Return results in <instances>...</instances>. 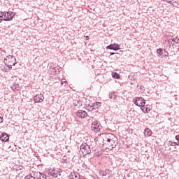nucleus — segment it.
Returning a JSON list of instances; mask_svg holds the SVG:
<instances>
[{
  "mask_svg": "<svg viewBox=\"0 0 179 179\" xmlns=\"http://www.w3.org/2000/svg\"><path fill=\"white\" fill-rule=\"evenodd\" d=\"M3 22V18H0V23H2Z\"/></svg>",
  "mask_w": 179,
  "mask_h": 179,
  "instance_id": "ea45409f",
  "label": "nucleus"
},
{
  "mask_svg": "<svg viewBox=\"0 0 179 179\" xmlns=\"http://www.w3.org/2000/svg\"><path fill=\"white\" fill-rule=\"evenodd\" d=\"M113 99L114 100H115V99H117V95H115V94H113Z\"/></svg>",
  "mask_w": 179,
  "mask_h": 179,
  "instance_id": "4c0bfd02",
  "label": "nucleus"
},
{
  "mask_svg": "<svg viewBox=\"0 0 179 179\" xmlns=\"http://www.w3.org/2000/svg\"><path fill=\"white\" fill-rule=\"evenodd\" d=\"M92 108H94V110H96V108H99V107H100L101 106V103L100 102H96V103H92Z\"/></svg>",
  "mask_w": 179,
  "mask_h": 179,
  "instance_id": "a211bd4d",
  "label": "nucleus"
},
{
  "mask_svg": "<svg viewBox=\"0 0 179 179\" xmlns=\"http://www.w3.org/2000/svg\"><path fill=\"white\" fill-rule=\"evenodd\" d=\"M168 43L169 45L174 47L175 44H178V47L179 46V39L177 38H171L168 40Z\"/></svg>",
  "mask_w": 179,
  "mask_h": 179,
  "instance_id": "0eeeda50",
  "label": "nucleus"
},
{
  "mask_svg": "<svg viewBox=\"0 0 179 179\" xmlns=\"http://www.w3.org/2000/svg\"><path fill=\"white\" fill-rule=\"evenodd\" d=\"M6 58L8 59V61L9 64H11L13 65H15L17 64L16 57H15V56L8 55V56L6 57Z\"/></svg>",
  "mask_w": 179,
  "mask_h": 179,
  "instance_id": "f8f14e48",
  "label": "nucleus"
},
{
  "mask_svg": "<svg viewBox=\"0 0 179 179\" xmlns=\"http://www.w3.org/2000/svg\"><path fill=\"white\" fill-rule=\"evenodd\" d=\"M103 146L106 145L107 149L109 150H113L115 148H116L117 145H118V138H112L110 141H106V144L103 143Z\"/></svg>",
  "mask_w": 179,
  "mask_h": 179,
  "instance_id": "f257e3e1",
  "label": "nucleus"
},
{
  "mask_svg": "<svg viewBox=\"0 0 179 179\" xmlns=\"http://www.w3.org/2000/svg\"><path fill=\"white\" fill-rule=\"evenodd\" d=\"M77 117H79V118H86L87 117V113L83 110H78Z\"/></svg>",
  "mask_w": 179,
  "mask_h": 179,
  "instance_id": "9b49d317",
  "label": "nucleus"
},
{
  "mask_svg": "<svg viewBox=\"0 0 179 179\" xmlns=\"http://www.w3.org/2000/svg\"><path fill=\"white\" fill-rule=\"evenodd\" d=\"M113 94H114V92H109V99H113Z\"/></svg>",
  "mask_w": 179,
  "mask_h": 179,
  "instance_id": "cd10ccee",
  "label": "nucleus"
},
{
  "mask_svg": "<svg viewBox=\"0 0 179 179\" xmlns=\"http://www.w3.org/2000/svg\"><path fill=\"white\" fill-rule=\"evenodd\" d=\"M99 176H101V177H106V171H99Z\"/></svg>",
  "mask_w": 179,
  "mask_h": 179,
  "instance_id": "393cba45",
  "label": "nucleus"
},
{
  "mask_svg": "<svg viewBox=\"0 0 179 179\" xmlns=\"http://www.w3.org/2000/svg\"><path fill=\"white\" fill-rule=\"evenodd\" d=\"M52 72L53 73H59V67H53V68H52Z\"/></svg>",
  "mask_w": 179,
  "mask_h": 179,
  "instance_id": "5701e85b",
  "label": "nucleus"
},
{
  "mask_svg": "<svg viewBox=\"0 0 179 179\" xmlns=\"http://www.w3.org/2000/svg\"><path fill=\"white\" fill-rule=\"evenodd\" d=\"M24 179H36V178L33 177L31 175L27 176Z\"/></svg>",
  "mask_w": 179,
  "mask_h": 179,
  "instance_id": "bb28decb",
  "label": "nucleus"
},
{
  "mask_svg": "<svg viewBox=\"0 0 179 179\" xmlns=\"http://www.w3.org/2000/svg\"><path fill=\"white\" fill-rule=\"evenodd\" d=\"M169 146H179V143H178H178L169 141Z\"/></svg>",
  "mask_w": 179,
  "mask_h": 179,
  "instance_id": "b1692460",
  "label": "nucleus"
},
{
  "mask_svg": "<svg viewBox=\"0 0 179 179\" xmlns=\"http://www.w3.org/2000/svg\"><path fill=\"white\" fill-rule=\"evenodd\" d=\"M129 80H133L134 77H132V76H129Z\"/></svg>",
  "mask_w": 179,
  "mask_h": 179,
  "instance_id": "72a5a7b5",
  "label": "nucleus"
},
{
  "mask_svg": "<svg viewBox=\"0 0 179 179\" xmlns=\"http://www.w3.org/2000/svg\"><path fill=\"white\" fill-rule=\"evenodd\" d=\"M80 150L82 152V154L84 156H86V155H90V153H92L90 145H87V143L82 144L80 147Z\"/></svg>",
  "mask_w": 179,
  "mask_h": 179,
  "instance_id": "f03ea898",
  "label": "nucleus"
},
{
  "mask_svg": "<svg viewBox=\"0 0 179 179\" xmlns=\"http://www.w3.org/2000/svg\"><path fill=\"white\" fill-rule=\"evenodd\" d=\"M44 101V96L42 94H36L34 96L35 103H42Z\"/></svg>",
  "mask_w": 179,
  "mask_h": 179,
  "instance_id": "9d476101",
  "label": "nucleus"
},
{
  "mask_svg": "<svg viewBox=\"0 0 179 179\" xmlns=\"http://www.w3.org/2000/svg\"><path fill=\"white\" fill-rule=\"evenodd\" d=\"M114 54H115V52H110V55H114Z\"/></svg>",
  "mask_w": 179,
  "mask_h": 179,
  "instance_id": "a19ab883",
  "label": "nucleus"
},
{
  "mask_svg": "<svg viewBox=\"0 0 179 179\" xmlns=\"http://www.w3.org/2000/svg\"><path fill=\"white\" fill-rule=\"evenodd\" d=\"M7 13V17L3 18L4 22H10V20H13V17H15V15H16V13L13 11H8Z\"/></svg>",
  "mask_w": 179,
  "mask_h": 179,
  "instance_id": "20e7f679",
  "label": "nucleus"
},
{
  "mask_svg": "<svg viewBox=\"0 0 179 179\" xmlns=\"http://www.w3.org/2000/svg\"><path fill=\"white\" fill-rule=\"evenodd\" d=\"M70 179H80V176L78 172H72L69 175Z\"/></svg>",
  "mask_w": 179,
  "mask_h": 179,
  "instance_id": "4468645a",
  "label": "nucleus"
},
{
  "mask_svg": "<svg viewBox=\"0 0 179 179\" xmlns=\"http://www.w3.org/2000/svg\"><path fill=\"white\" fill-rule=\"evenodd\" d=\"M5 61H8V59H4V64L6 65V66L7 68H8V69H12V66H15V65H13L12 64H8L6 62H5Z\"/></svg>",
  "mask_w": 179,
  "mask_h": 179,
  "instance_id": "412c9836",
  "label": "nucleus"
},
{
  "mask_svg": "<svg viewBox=\"0 0 179 179\" xmlns=\"http://www.w3.org/2000/svg\"><path fill=\"white\" fill-rule=\"evenodd\" d=\"M164 54H166V52H164Z\"/></svg>",
  "mask_w": 179,
  "mask_h": 179,
  "instance_id": "37998d69",
  "label": "nucleus"
},
{
  "mask_svg": "<svg viewBox=\"0 0 179 179\" xmlns=\"http://www.w3.org/2000/svg\"><path fill=\"white\" fill-rule=\"evenodd\" d=\"M141 110H142V111H145V106H141Z\"/></svg>",
  "mask_w": 179,
  "mask_h": 179,
  "instance_id": "f704fd0d",
  "label": "nucleus"
},
{
  "mask_svg": "<svg viewBox=\"0 0 179 179\" xmlns=\"http://www.w3.org/2000/svg\"><path fill=\"white\" fill-rule=\"evenodd\" d=\"M105 173H106V176H107V174H110V173H111V171H110V169H106L105 171Z\"/></svg>",
  "mask_w": 179,
  "mask_h": 179,
  "instance_id": "7c9ffc66",
  "label": "nucleus"
},
{
  "mask_svg": "<svg viewBox=\"0 0 179 179\" xmlns=\"http://www.w3.org/2000/svg\"><path fill=\"white\" fill-rule=\"evenodd\" d=\"M145 136H152V130L150 129L147 128L144 130Z\"/></svg>",
  "mask_w": 179,
  "mask_h": 179,
  "instance_id": "f3484780",
  "label": "nucleus"
},
{
  "mask_svg": "<svg viewBox=\"0 0 179 179\" xmlns=\"http://www.w3.org/2000/svg\"><path fill=\"white\" fill-rule=\"evenodd\" d=\"M39 174H41L42 179H50L49 176H47L45 174L43 173H40Z\"/></svg>",
  "mask_w": 179,
  "mask_h": 179,
  "instance_id": "a878e982",
  "label": "nucleus"
},
{
  "mask_svg": "<svg viewBox=\"0 0 179 179\" xmlns=\"http://www.w3.org/2000/svg\"><path fill=\"white\" fill-rule=\"evenodd\" d=\"M167 3H171V1H167Z\"/></svg>",
  "mask_w": 179,
  "mask_h": 179,
  "instance_id": "79ce46f5",
  "label": "nucleus"
},
{
  "mask_svg": "<svg viewBox=\"0 0 179 179\" xmlns=\"http://www.w3.org/2000/svg\"><path fill=\"white\" fill-rule=\"evenodd\" d=\"M6 17H7V13L6 12H3V19H6Z\"/></svg>",
  "mask_w": 179,
  "mask_h": 179,
  "instance_id": "c85d7f7f",
  "label": "nucleus"
},
{
  "mask_svg": "<svg viewBox=\"0 0 179 179\" xmlns=\"http://www.w3.org/2000/svg\"><path fill=\"white\" fill-rule=\"evenodd\" d=\"M0 139L2 142H8L9 141V136L6 133H3L0 136Z\"/></svg>",
  "mask_w": 179,
  "mask_h": 179,
  "instance_id": "ddd939ff",
  "label": "nucleus"
},
{
  "mask_svg": "<svg viewBox=\"0 0 179 179\" xmlns=\"http://www.w3.org/2000/svg\"><path fill=\"white\" fill-rule=\"evenodd\" d=\"M150 111V109H148V108H145L144 113H149Z\"/></svg>",
  "mask_w": 179,
  "mask_h": 179,
  "instance_id": "473e14b6",
  "label": "nucleus"
},
{
  "mask_svg": "<svg viewBox=\"0 0 179 179\" xmlns=\"http://www.w3.org/2000/svg\"><path fill=\"white\" fill-rule=\"evenodd\" d=\"M52 66H54V63L50 64V65L49 66V69H52V68H54Z\"/></svg>",
  "mask_w": 179,
  "mask_h": 179,
  "instance_id": "2f4dec72",
  "label": "nucleus"
},
{
  "mask_svg": "<svg viewBox=\"0 0 179 179\" xmlns=\"http://www.w3.org/2000/svg\"><path fill=\"white\" fill-rule=\"evenodd\" d=\"M49 176H51V177H53V178H58V176H61V173H59V171L54 169L48 173Z\"/></svg>",
  "mask_w": 179,
  "mask_h": 179,
  "instance_id": "6e6552de",
  "label": "nucleus"
},
{
  "mask_svg": "<svg viewBox=\"0 0 179 179\" xmlns=\"http://www.w3.org/2000/svg\"><path fill=\"white\" fill-rule=\"evenodd\" d=\"M3 122V117L0 116V123Z\"/></svg>",
  "mask_w": 179,
  "mask_h": 179,
  "instance_id": "c9c22d12",
  "label": "nucleus"
},
{
  "mask_svg": "<svg viewBox=\"0 0 179 179\" xmlns=\"http://www.w3.org/2000/svg\"><path fill=\"white\" fill-rule=\"evenodd\" d=\"M134 104L138 107H141L146 104V101L143 98H136Z\"/></svg>",
  "mask_w": 179,
  "mask_h": 179,
  "instance_id": "39448f33",
  "label": "nucleus"
},
{
  "mask_svg": "<svg viewBox=\"0 0 179 179\" xmlns=\"http://www.w3.org/2000/svg\"><path fill=\"white\" fill-rule=\"evenodd\" d=\"M86 40H90V37L89 36H85Z\"/></svg>",
  "mask_w": 179,
  "mask_h": 179,
  "instance_id": "58836bf2",
  "label": "nucleus"
},
{
  "mask_svg": "<svg viewBox=\"0 0 179 179\" xmlns=\"http://www.w3.org/2000/svg\"><path fill=\"white\" fill-rule=\"evenodd\" d=\"M100 122L99 121H94L92 122V131H94V132H99L100 131Z\"/></svg>",
  "mask_w": 179,
  "mask_h": 179,
  "instance_id": "423d86ee",
  "label": "nucleus"
},
{
  "mask_svg": "<svg viewBox=\"0 0 179 179\" xmlns=\"http://www.w3.org/2000/svg\"><path fill=\"white\" fill-rule=\"evenodd\" d=\"M164 52H166V54H164ZM157 54L159 55H163L164 54V57H167L169 55V52H167L166 50L159 48L157 50Z\"/></svg>",
  "mask_w": 179,
  "mask_h": 179,
  "instance_id": "2eb2a0df",
  "label": "nucleus"
},
{
  "mask_svg": "<svg viewBox=\"0 0 179 179\" xmlns=\"http://www.w3.org/2000/svg\"><path fill=\"white\" fill-rule=\"evenodd\" d=\"M85 108L88 111H93V110H94L93 105L92 103H90L88 105H85Z\"/></svg>",
  "mask_w": 179,
  "mask_h": 179,
  "instance_id": "6ab92c4d",
  "label": "nucleus"
},
{
  "mask_svg": "<svg viewBox=\"0 0 179 179\" xmlns=\"http://www.w3.org/2000/svg\"><path fill=\"white\" fill-rule=\"evenodd\" d=\"M36 179H43L41 174H39V176H37Z\"/></svg>",
  "mask_w": 179,
  "mask_h": 179,
  "instance_id": "e433bc0d",
  "label": "nucleus"
},
{
  "mask_svg": "<svg viewBox=\"0 0 179 179\" xmlns=\"http://www.w3.org/2000/svg\"><path fill=\"white\" fill-rule=\"evenodd\" d=\"M73 104L76 108H79V107H81L82 106V102L79 100H73Z\"/></svg>",
  "mask_w": 179,
  "mask_h": 179,
  "instance_id": "dca6fc26",
  "label": "nucleus"
},
{
  "mask_svg": "<svg viewBox=\"0 0 179 179\" xmlns=\"http://www.w3.org/2000/svg\"><path fill=\"white\" fill-rule=\"evenodd\" d=\"M116 138L117 137L111 133H105L104 134H103V137L102 138H101V140L103 141L102 143L107 144V142H108V141Z\"/></svg>",
  "mask_w": 179,
  "mask_h": 179,
  "instance_id": "7ed1b4c3",
  "label": "nucleus"
},
{
  "mask_svg": "<svg viewBox=\"0 0 179 179\" xmlns=\"http://www.w3.org/2000/svg\"><path fill=\"white\" fill-rule=\"evenodd\" d=\"M0 19H3V12H0Z\"/></svg>",
  "mask_w": 179,
  "mask_h": 179,
  "instance_id": "c756f323",
  "label": "nucleus"
},
{
  "mask_svg": "<svg viewBox=\"0 0 179 179\" xmlns=\"http://www.w3.org/2000/svg\"><path fill=\"white\" fill-rule=\"evenodd\" d=\"M112 77L113 78V79H120V76L117 72H113L112 73Z\"/></svg>",
  "mask_w": 179,
  "mask_h": 179,
  "instance_id": "aec40b11",
  "label": "nucleus"
},
{
  "mask_svg": "<svg viewBox=\"0 0 179 179\" xmlns=\"http://www.w3.org/2000/svg\"><path fill=\"white\" fill-rule=\"evenodd\" d=\"M106 50H113V51H118V50H120V45L117 43L110 44L106 47Z\"/></svg>",
  "mask_w": 179,
  "mask_h": 179,
  "instance_id": "1a4fd4ad",
  "label": "nucleus"
},
{
  "mask_svg": "<svg viewBox=\"0 0 179 179\" xmlns=\"http://www.w3.org/2000/svg\"><path fill=\"white\" fill-rule=\"evenodd\" d=\"M13 90H19L20 87H19V84L14 83L13 86L11 87Z\"/></svg>",
  "mask_w": 179,
  "mask_h": 179,
  "instance_id": "4be33fe9",
  "label": "nucleus"
}]
</instances>
